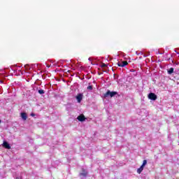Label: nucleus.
<instances>
[{
  "instance_id": "7",
  "label": "nucleus",
  "mask_w": 179,
  "mask_h": 179,
  "mask_svg": "<svg viewBox=\"0 0 179 179\" xmlns=\"http://www.w3.org/2000/svg\"><path fill=\"white\" fill-rule=\"evenodd\" d=\"M3 146L5 149H10V145L7 141H3Z\"/></svg>"
},
{
  "instance_id": "23",
  "label": "nucleus",
  "mask_w": 179,
  "mask_h": 179,
  "mask_svg": "<svg viewBox=\"0 0 179 179\" xmlns=\"http://www.w3.org/2000/svg\"><path fill=\"white\" fill-rule=\"evenodd\" d=\"M0 124H1V120H0Z\"/></svg>"
},
{
  "instance_id": "19",
  "label": "nucleus",
  "mask_w": 179,
  "mask_h": 179,
  "mask_svg": "<svg viewBox=\"0 0 179 179\" xmlns=\"http://www.w3.org/2000/svg\"><path fill=\"white\" fill-rule=\"evenodd\" d=\"M158 54H161V55H162V54H164V51H162H162L159 50V51H158Z\"/></svg>"
},
{
  "instance_id": "17",
  "label": "nucleus",
  "mask_w": 179,
  "mask_h": 179,
  "mask_svg": "<svg viewBox=\"0 0 179 179\" xmlns=\"http://www.w3.org/2000/svg\"><path fill=\"white\" fill-rule=\"evenodd\" d=\"M22 174H23V173H21L20 176H17L15 179H22L23 176H22Z\"/></svg>"
},
{
  "instance_id": "15",
  "label": "nucleus",
  "mask_w": 179,
  "mask_h": 179,
  "mask_svg": "<svg viewBox=\"0 0 179 179\" xmlns=\"http://www.w3.org/2000/svg\"><path fill=\"white\" fill-rule=\"evenodd\" d=\"M146 164H148V161L146 159H144L141 166H143V167H145Z\"/></svg>"
},
{
  "instance_id": "4",
  "label": "nucleus",
  "mask_w": 179,
  "mask_h": 179,
  "mask_svg": "<svg viewBox=\"0 0 179 179\" xmlns=\"http://www.w3.org/2000/svg\"><path fill=\"white\" fill-rule=\"evenodd\" d=\"M80 177L85 178V177H87V171L85 169H82V173H80Z\"/></svg>"
},
{
  "instance_id": "1",
  "label": "nucleus",
  "mask_w": 179,
  "mask_h": 179,
  "mask_svg": "<svg viewBox=\"0 0 179 179\" xmlns=\"http://www.w3.org/2000/svg\"><path fill=\"white\" fill-rule=\"evenodd\" d=\"M118 94L117 92H111L109 90H107L106 93L103 94V99H106L107 97H114Z\"/></svg>"
},
{
  "instance_id": "14",
  "label": "nucleus",
  "mask_w": 179,
  "mask_h": 179,
  "mask_svg": "<svg viewBox=\"0 0 179 179\" xmlns=\"http://www.w3.org/2000/svg\"><path fill=\"white\" fill-rule=\"evenodd\" d=\"M38 93H39V94H44L45 92L43 90H38Z\"/></svg>"
},
{
  "instance_id": "2",
  "label": "nucleus",
  "mask_w": 179,
  "mask_h": 179,
  "mask_svg": "<svg viewBox=\"0 0 179 179\" xmlns=\"http://www.w3.org/2000/svg\"><path fill=\"white\" fill-rule=\"evenodd\" d=\"M148 99H150V100H152L153 101H155V100H157V95H156V94L153 92H150L148 94Z\"/></svg>"
},
{
  "instance_id": "21",
  "label": "nucleus",
  "mask_w": 179,
  "mask_h": 179,
  "mask_svg": "<svg viewBox=\"0 0 179 179\" xmlns=\"http://www.w3.org/2000/svg\"><path fill=\"white\" fill-rule=\"evenodd\" d=\"M88 59H89V61H92V58L91 57H90Z\"/></svg>"
},
{
  "instance_id": "11",
  "label": "nucleus",
  "mask_w": 179,
  "mask_h": 179,
  "mask_svg": "<svg viewBox=\"0 0 179 179\" xmlns=\"http://www.w3.org/2000/svg\"><path fill=\"white\" fill-rule=\"evenodd\" d=\"M144 167H145V166H143L141 165V167L137 169V173H138V174H141V173H142V171H143Z\"/></svg>"
},
{
  "instance_id": "12",
  "label": "nucleus",
  "mask_w": 179,
  "mask_h": 179,
  "mask_svg": "<svg viewBox=\"0 0 179 179\" xmlns=\"http://www.w3.org/2000/svg\"><path fill=\"white\" fill-rule=\"evenodd\" d=\"M87 90L92 92V90H93V85H90V83H89V86L87 87Z\"/></svg>"
},
{
  "instance_id": "5",
  "label": "nucleus",
  "mask_w": 179,
  "mask_h": 179,
  "mask_svg": "<svg viewBox=\"0 0 179 179\" xmlns=\"http://www.w3.org/2000/svg\"><path fill=\"white\" fill-rule=\"evenodd\" d=\"M118 66H121L122 68H124V66H127L128 65V62L124 61L122 62H117Z\"/></svg>"
},
{
  "instance_id": "3",
  "label": "nucleus",
  "mask_w": 179,
  "mask_h": 179,
  "mask_svg": "<svg viewBox=\"0 0 179 179\" xmlns=\"http://www.w3.org/2000/svg\"><path fill=\"white\" fill-rule=\"evenodd\" d=\"M76 99L78 103H80V101H82V100L83 99V94L82 93L78 94V95L76 96Z\"/></svg>"
},
{
  "instance_id": "9",
  "label": "nucleus",
  "mask_w": 179,
  "mask_h": 179,
  "mask_svg": "<svg viewBox=\"0 0 179 179\" xmlns=\"http://www.w3.org/2000/svg\"><path fill=\"white\" fill-rule=\"evenodd\" d=\"M21 117L22 118V120L24 121H26V120H27V114H26L24 113H21Z\"/></svg>"
},
{
  "instance_id": "8",
  "label": "nucleus",
  "mask_w": 179,
  "mask_h": 179,
  "mask_svg": "<svg viewBox=\"0 0 179 179\" xmlns=\"http://www.w3.org/2000/svg\"><path fill=\"white\" fill-rule=\"evenodd\" d=\"M168 75H172L174 73V68L171 67L167 70Z\"/></svg>"
},
{
  "instance_id": "20",
  "label": "nucleus",
  "mask_w": 179,
  "mask_h": 179,
  "mask_svg": "<svg viewBox=\"0 0 179 179\" xmlns=\"http://www.w3.org/2000/svg\"><path fill=\"white\" fill-rule=\"evenodd\" d=\"M34 115H35L34 113H31V117H34Z\"/></svg>"
},
{
  "instance_id": "10",
  "label": "nucleus",
  "mask_w": 179,
  "mask_h": 179,
  "mask_svg": "<svg viewBox=\"0 0 179 179\" xmlns=\"http://www.w3.org/2000/svg\"><path fill=\"white\" fill-rule=\"evenodd\" d=\"M165 55H166L165 58L166 61H171L172 64H174V60H173L171 57H168L169 53H166Z\"/></svg>"
},
{
  "instance_id": "18",
  "label": "nucleus",
  "mask_w": 179,
  "mask_h": 179,
  "mask_svg": "<svg viewBox=\"0 0 179 179\" xmlns=\"http://www.w3.org/2000/svg\"><path fill=\"white\" fill-rule=\"evenodd\" d=\"M24 68H26V69H27V70L30 69V68H29V64H26L24 66Z\"/></svg>"
},
{
  "instance_id": "6",
  "label": "nucleus",
  "mask_w": 179,
  "mask_h": 179,
  "mask_svg": "<svg viewBox=\"0 0 179 179\" xmlns=\"http://www.w3.org/2000/svg\"><path fill=\"white\" fill-rule=\"evenodd\" d=\"M77 120H78V121H80V122H83V121H85V120H86V118L85 117V115H81L78 116Z\"/></svg>"
},
{
  "instance_id": "16",
  "label": "nucleus",
  "mask_w": 179,
  "mask_h": 179,
  "mask_svg": "<svg viewBox=\"0 0 179 179\" xmlns=\"http://www.w3.org/2000/svg\"><path fill=\"white\" fill-rule=\"evenodd\" d=\"M136 55H143V52L142 51H136Z\"/></svg>"
},
{
  "instance_id": "22",
  "label": "nucleus",
  "mask_w": 179,
  "mask_h": 179,
  "mask_svg": "<svg viewBox=\"0 0 179 179\" xmlns=\"http://www.w3.org/2000/svg\"><path fill=\"white\" fill-rule=\"evenodd\" d=\"M102 66H106V64H102Z\"/></svg>"
},
{
  "instance_id": "13",
  "label": "nucleus",
  "mask_w": 179,
  "mask_h": 179,
  "mask_svg": "<svg viewBox=\"0 0 179 179\" xmlns=\"http://www.w3.org/2000/svg\"><path fill=\"white\" fill-rule=\"evenodd\" d=\"M143 55L145 58H146V57H149V55H150V52H148L143 53Z\"/></svg>"
}]
</instances>
